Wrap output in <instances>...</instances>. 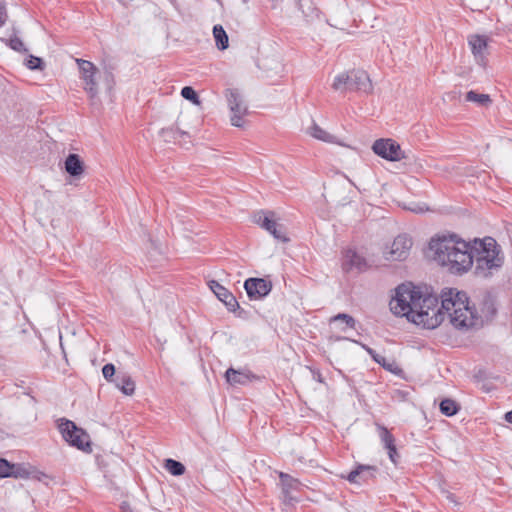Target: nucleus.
I'll return each instance as SVG.
<instances>
[{
	"instance_id": "0eeeda50",
	"label": "nucleus",
	"mask_w": 512,
	"mask_h": 512,
	"mask_svg": "<svg viewBox=\"0 0 512 512\" xmlns=\"http://www.w3.org/2000/svg\"><path fill=\"white\" fill-rule=\"evenodd\" d=\"M412 239L405 235H398L393 242L383 250V257L387 261H404L408 258L412 248Z\"/></svg>"
},
{
	"instance_id": "423d86ee",
	"label": "nucleus",
	"mask_w": 512,
	"mask_h": 512,
	"mask_svg": "<svg viewBox=\"0 0 512 512\" xmlns=\"http://www.w3.org/2000/svg\"><path fill=\"white\" fill-rule=\"evenodd\" d=\"M227 105L230 110V122L232 126L243 127L244 117L248 114V105L238 89L228 88L224 92Z\"/></svg>"
},
{
	"instance_id": "2f4dec72",
	"label": "nucleus",
	"mask_w": 512,
	"mask_h": 512,
	"mask_svg": "<svg viewBox=\"0 0 512 512\" xmlns=\"http://www.w3.org/2000/svg\"><path fill=\"white\" fill-rule=\"evenodd\" d=\"M296 459H297V462L299 463L300 467H305V466L315 467L318 465L317 460H315L313 458H308L304 455H297Z\"/></svg>"
},
{
	"instance_id": "1a4fd4ad",
	"label": "nucleus",
	"mask_w": 512,
	"mask_h": 512,
	"mask_svg": "<svg viewBox=\"0 0 512 512\" xmlns=\"http://www.w3.org/2000/svg\"><path fill=\"white\" fill-rule=\"evenodd\" d=\"M77 64L80 69L81 78L84 81V90L90 95L91 98H94L98 93L97 82L95 80V75L98 70L96 66L87 60L77 59Z\"/></svg>"
},
{
	"instance_id": "4be33fe9",
	"label": "nucleus",
	"mask_w": 512,
	"mask_h": 512,
	"mask_svg": "<svg viewBox=\"0 0 512 512\" xmlns=\"http://www.w3.org/2000/svg\"><path fill=\"white\" fill-rule=\"evenodd\" d=\"M163 467L173 476H181L186 471L185 466L181 462L172 458L165 459L163 462Z\"/></svg>"
},
{
	"instance_id": "a211bd4d",
	"label": "nucleus",
	"mask_w": 512,
	"mask_h": 512,
	"mask_svg": "<svg viewBox=\"0 0 512 512\" xmlns=\"http://www.w3.org/2000/svg\"><path fill=\"white\" fill-rule=\"evenodd\" d=\"M344 267L347 270L356 268L363 270L366 267L365 259L353 250H347L344 256Z\"/></svg>"
},
{
	"instance_id": "4c0bfd02",
	"label": "nucleus",
	"mask_w": 512,
	"mask_h": 512,
	"mask_svg": "<svg viewBox=\"0 0 512 512\" xmlns=\"http://www.w3.org/2000/svg\"><path fill=\"white\" fill-rule=\"evenodd\" d=\"M407 209L415 213H422L427 210L424 209L420 204H414L413 206L407 207Z\"/></svg>"
},
{
	"instance_id": "a878e982",
	"label": "nucleus",
	"mask_w": 512,
	"mask_h": 512,
	"mask_svg": "<svg viewBox=\"0 0 512 512\" xmlns=\"http://www.w3.org/2000/svg\"><path fill=\"white\" fill-rule=\"evenodd\" d=\"M440 411L446 416H453L457 413L458 407L455 401L444 399L440 403Z\"/></svg>"
},
{
	"instance_id": "473e14b6",
	"label": "nucleus",
	"mask_w": 512,
	"mask_h": 512,
	"mask_svg": "<svg viewBox=\"0 0 512 512\" xmlns=\"http://www.w3.org/2000/svg\"><path fill=\"white\" fill-rule=\"evenodd\" d=\"M102 373L106 380L111 381L115 374L114 365L111 363L104 365V367L102 368Z\"/></svg>"
},
{
	"instance_id": "ea45409f",
	"label": "nucleus",
	"mask_w": 512,
	"mask_h": 512,
	"mask_svg": "<svg viewBox=\"0 0 512 512\" xmlns=\"http://www.w3.org/2000/svg\"><path fill=\"white\" fill-rule=\"evenodd\" d=\"M384 368H386L387 370L391 371V372H394V373H397V371H395L393 369V367L395 366V363L392 362V363H386V361H382V363H380Z\"/></svg>"
},
{
	"instance_id": "f704fd0d",
	"label": "nucleus",
	"mask_w": 512,
	"mask_h": 512,
	"mask_svg": "<svg viewBox=\"0 0 512 512\" xmlns=\"http://www.w3.org/2000/svg\"><path fill=\"white\" fill-rule=\"evenodd\" d=\"M362 347L367 351V353L377 362L382 363L384 361V357L377 354L372 348L367 345L362 344Z\"/></svg>"
},
{
	"instance_id": "6e6552de",
	"label": "nucleus",
	"mask_w": 512,
	"mask_h": 512,
	"mask_svg": "<svg viewBox=\"0 0 512 512\" xmlns=\"http://www.w3.org/2000/svg\"><path fill=\"white\" fill-rule=\"evenodd\" d=\"M372 150L378 156L389 160L399 161L404 158L400 145L392 139H378L374 142Z\"/></svg>"
},
{
	"instance_id": "79ce46f5",
	"label": "nucleus",
	"mask_w": 512,
	"mask_h": 512,
	"mask_svg": "<svg viewBox=\"0 0 512 512\" xmlns=\"http://www.w3.org/2000/svg\"><path fill=\"white\" fill-rule=\"evenodd\" d=\"M505 420L509 423H512V410L505 414Z\"/></svg>"
},
{
	"instance_id": "393cba45",
	"label": "nucleus",
	"mask_w": 512,
	"mask_h": 512,
	"mask_svg": "<svg viewBox=\"0 0 512 512\" xmlns=\"http://www.w3.org/2000/svg\"><path fill=\"white\" fill-rule=\"evenodd\" d=\"M298 9L303 13L305 17H312L316 14L317 9L312 0H295Z\"/></svg>"
},
{
	"instance_id": "a19ab883",
	"label": "nucleus",
	"mask_w": 512,
	"mask_h": 512,
	"mask_svg": "<svg viewBox=\"0 0 512 512\" xmlns=\"http://www.w3.org/2000/svg\"><path fill=\"white\" fill-rule=\"evenodd\" d=\"M271 2L272 9H277L279 7V2L282 0H269Z\"/></svg>"
},
{
	"instance_id": "9b49d317",
	"label": "nucleus",
	"mask_w": 512,
	"mask_h": 512,
	"mask_svg": "<svg viewBox=\"0 0 512 512\" xmlns=\"http://www.w3.org/2000/svg\"><path fill=\"white\" fill-rule=\"evenodd\" d=\"M378 469L374 465L357 464L349 473L341 474V478L346 479L352 484L367 483L374 479Z\"/></svg>"
},
{
	"instance_id": "c756f323",
	"label": "nucleus",
	"mask_w": 512,
	"mask_h": 512,
	"mask_svg": "<svg viewBox=\"0 0 512 512\" xmlns=\"http://www.w3.org/2000/svg\"><path fill=\"white\" fill-rule=\"evenodd\" d=\"M12 464L4 458H0V478H9L11 476Z\"/></svg>"
},
{
	"instance_id": "f3484780",
	"label": "nucleus",
	"mask_w": 512,
	"mask_h": 512,
	"mask_svg": "<svg viewBox=\"0 0 512 512\" xmlns=\"http://www.w3.org/2000/svg\"><path fill=\"white\" fill-rule=\"evenodd\" d=\"M64 167L72 177H80L84 173V162L78 154H69L65 159Z\"/></svg>"
},
{
	"instance_id": "c9c22d12",
	"label": "nucleus",
	"mask_w": 512,
	"mask_h": 512,
	"mask_svg": "<svg viewBox=\"0 0 512 512\" xmlns=\"http://www.w3.org/2000/svg\"><path fill=\"white\" fill-rule=\"evenodd\" d=\"M387 451H388L389 459L391 460V462L394 463V465L397 466L400 462L399 450H387Z\"/></svg>"
},
{
	"instance_id": "bb28decb",
	"label": "nucleus",
	"mask_w": 512,
	"mask_h": 512,
	"mask_svg": "<svg viewBox=\"0 0 512 512\" xmlns=\"http://www.w3.org/2000/svg\"><path fill=\"white\" fill-rule=\"evenodd\" d=\"M181 96L186 99V100H189L191 101L193 104L195 105H200L201 101L199 99V96L198 94L196 93V91L190 87V86H185L182 88L181 90Z\"/></svg>"
},
{
	"instance_id": "5701e85b",
	"label": "nucleus",
	"mask_w": 512,
	"mask_h": 512,
	"mask_svg": "<svg viewBox=\"0 0 512 512\" xmlns=\"http://www.w3.org/2000/svg\"><path fill=\"white\" fill-rule=\"evenodd\" d=\"M213 35L216 41L217 48L225 50L228 47V36L221 25H215L213 28Z\"/></svg>"
},
{
	"instance_id": "58836bf2",
	"label": "nucleus",
	"mask_w": 512,
	"mask_h": 512,
	"mask_svg": "<svg viewBox=\"0 0 512 512\" xmlns=\"http://www.w3.org/2000/svg\"><path fill=\"white\" fill-rule=\"evenodd\" d=\"M444 495H445V498L450 502V503H453L455 505H457V501L455 499V496L454 494L450 493L449 491H445L444 492Z\"/></svg>"
},
{
	"instance_id": "39448f33",
	"label": "nucleus",
	"mask_w": 512,
	"mask_h": 512,
	"mask_svg": "<svg viewBox=\"0 0 512 512\" xmlns=\"http://www.w3.org/2000/svg\"><path fill=\"white\" fill-rule=\"evenodd\" d=\"M58 429L64 440L76 448H90L92 445L90 435L73 421L61 418L58 421Z\"/></svg>"
},
{
	"instance_id": "f03ea898",
	"label": "nucleus",
	"mask_w": 512,
	"mask_h": 512,
	"mask_svg": "<svg viewBox=\"0 0 512 512\" xmlns=\"http://www.w3.org/2000/svg\"><path fill=\"white\" fill-rule=\"evenodd\" d=\"M438 298L423 293L412 284H401L396 288L395 296L390 301V310L399 316L427 329L438 327L444 320V310L438 307Z\"/></svg>"
},
{
	"instance_id": "7ed1b4c3",
	"label": "nucleus",
	"mask_w": 512,
	"mask_h": 512,
	"mask_svg": "<svg viewBox=\"0 0 512 512\" xmlns=\"http://www.w3.org/2000/svg\"><path fill=\"white\" fill-rule=\"evenodd\" d=\"M442 308L450 323L458 330L467 331L479 323V316L470 306L465 292L448 289L442 292Z\"/></svg>"
},
{
	"instance_id": "37998d69",
	"label": "nucleus",
	"mask_w": 512,
	"mask_h": 512,
	"mask_svg": "<svg viewBox=\"0 0 512 512\" xmlns=\"http://www.w3.org/2000/svg\"><path fill=\"white\" fill-rule=\"evenodd\" d=\"M176 131L179 132V133L184 134V132H182L179 127H176Z\"/></svg>"
},
{
	"instance_id": "c03bdc74",
	"label": "nucleus",
	"mask_w": 512,
	"mask_h": 512,
	"mask_svg": "<svg viewBox=\"0 0 512 512\" xmlns=\"http://www.w3.org/2000/svg\"><path fill=\"white\" fill-rule=\"evenodd\" d=\"M249 0H242L243 3H248Z\"/></svg>"
},
{
	"instance_id": "c85d7f7f",
	"label": "nucleus",
	"mask_w": 512,
	"mask_h": 512,
	"mask_svg": "<svg viewBox=\"0 0 512 512\" xmlns=\"http://www.w3.org/2000/svg\"><path fill=\"white\" fill-rule=\"evenodd\" d=\"M25 65L30 70H35V69L42 70L43 69V61H42V59L39 58V57L33 56V55H29L28 56V58L25 61Z\"/></svg>"
},
{
	"instance_id": "2eb2a0df",
	"label": "nucleus",
	"mask_w": 512,
	"mask_h": 512,
	"mask_svg": "<svg viewBox=\"0 0 512 512\" xmlns=\"http://www.w3.org/2000/svg\"><path fill=\"white\" fill-rule=\"evenodd\" d=\"M468 44L476 62L481 66H485V51L488 46V38L482 35H472L468 38Z\"/></svg>"
},
{
	"instance_id": "20e7f679",
	"label": "nucleus",
	"mask_w": 512,
	"mask_h": 512,
	"mask_svg": "<svg viewBox=\"0 0 512 512\" xmlns=\"http://www.w3.org/2000/svg\"><path fill=\"white\" fill-rule=\"evenodd\" d=\"M335 91L345 93L348 91H361L370 93L373 89L372 82L366 71L353 69L338 74L332 83Z\"/></svg>"
},
{
	"instance_id": "7c9ffc66",
	"label": "nucleus",
	"mask_w": 512,
	"mask_h": 512,
	"mask_svg": "<svg viewBox=\"0 0 512 512\" xmlns=\"http://www.w3.org/2000/svg\"><path fill=\"white\" fill-rule=\"evenodd\" d=\"M331 321H343L348 327L350 328H354L355 327V324H356V321L355 319L348 315V314H345V313H339L337 314L336 316H334Z\"/></svg>"
},
{
	"instance_id": "72a5a7b5",
	"label": "nucleus",
	"mask_w": 512,
	"mask_h": 512,
	"mask_svg": "<svg viewBox=\"0 0 512 512\" xmlns=\"http://www.w3.org/2000/svg\"><path fill=\"white\" fill-rule=\"evenodd\" d=\"M10 47L15 51H26L24 43L19 38H12L10 40Z\"/></svg>"
},
{
	"instance_id": "4468645a",
	"label": "nucleus",
	"mask_w": 512,
	"mask_h": 512,
	"mask_svg": "<svg viewBox=\"0 0 512 512\" xmlns=\"http://www.w3.org/2000/svg\"><path fill=\"white\" fill-rule=\"evenodd\" d=\"M209 287L215 296L223 302L230 311H235L239 304L234 295L219 282L215 280L209 281Z\"/></svg>"
},
{
	"instance_id": "b1692460",
	"label": "nucleus",
	"mask_w": 512,
	"mask_h": 512,
	"mask_svg": "<svg viewBox=\"0 0 512 512\" xmlns=\"http://www.w3.org/2000/svg\"><path fill=\"white\" fill-rule=\"evenodd\" d=\"M465 99L468 102H474L479 104L480 106H486L489 103H491V99L488 94H481L472 90L467 92Z\"/></svg>"
},
{
	"instance_id": "e433bc0d",
	"label": "nucleus",
	"mask_w": 512,
	"mask_h": 512,
	"mask_svg": "<svg viewBox=\"0 0 512 512\" xmlns=\"http://www.w3.org/2000/svg\"><path fill=\"white\" fill-rule=\"evenodd\" d=\"M6 17H7L6 9L3 5L0 4V27L4 25V23L6 21Z\"/></svg>"
},
{
	"instance_id": "aec40b11",
	"label": "nucleus",
	"mask_w": 512,
	"mask_h": 512,
	"mask_svg": "<svg viewBox=\"0 0 512 512\" xmlns=\"http://www.w3.org/2000/svg\"><path fill=\"white\" fill-rule=\"evenodd\" d=\"M116 386L125 395H132L135 391V382L129 375H118L116 378Z\"/></svg>"
},
{
	"instance_id": "6ab92c4d",
	"label": "nucleus",
	"mask_w": 512,
	"mask_h": 512,
	"mask_svg": "<svg viewBox=\"0 0 512 512\" xmlns=\"http://www.w3.org/2000/svg\"><path fill=\"white\" fill-rule=\"evenodd\" d=\"M226 380L231 385H244L249 382V375L244 371L229 368L225 373Z\"/></svg>"
},
{
	"instance_id": "9d476101",
	"label": "nucleus",
	"mask_w": 512,
	"mask_h": 512,
	"mask_svg": "<svg viewBox=\"0 0 512 512\" xmlns=\"http://www.w3.org/2000/svg\"><path fill=\"white\" fill-rule=\"evenodd\" d=\"M16 479H32L43 482L49 477L30 463H13L11 476Z\"/></svg>"
},
{
	"instance_id": "ddd939ff",
	"label": "nucleus",
	"mask_w": 512,
	"mask_h": 512,
	"mask_svg": "<svg viewBox=\"0 0 512 512\" xmlns=\"http://www.w3.org/2000/svg\"><path fill=\"white\" fill-rule=\"evenodd\" d=\"M244 288L249 298L260 299L270 293L272 283L263 278H249L245 281Z\"/></svg>"
},
{
	"instance_id": "f257e3e1",
	"label": "nucleus",
	"mask_w": 512,
	"mask_h": 512,
	"mask_svg": "<svg viewBox=\"0 0 512 512\" xmlns=\"http://www.w3.org/2000/svg\"><path fill=\"white\" fill-rule=\"evenodd\" d=\"M432 257L452 272H465L475 262L476 273L487 277L493 269L502 266L503 258L499 255L497 242L491 237L474 239L472 243L456 239L455 236L432 239L429 243Z\"/></svg>"
},
{
	"instance_id": "412c9836",
	"label": "nucleus",
	"mask_w": 512,
	"mask_h": 512,
	"mask_svg": "<svg viewBox=\"0 0 512 512\" xmlns=\"http://www.w3.org/2000/svg\"><path fill=\"white\" fill-rule=\"evenodd\" d=\"M309 134L313 138L321 140L323 142L338 143L336 136H334V135L330 134L329 132L325 131L324 129H322L320 126H318L315 123L309 128Z\"/></svg>"
},
{
	"instance_id": "dca6fc26",
	"label": "nucleus",
	"mask_w": 512,
	"mask_h": 512,
	"mask_svg": "<svg viewBox=\"0 0 512 512\" xmlns=\"http://www.w3.org/2000/svg\"><path fill=\"white\" fill-rule=\"evenodd\" d=\"M279 478L284 500L286 502L292 501L294 498L292 497L291 493L292 491L300 489V481L284 472H279Z\"/></svg>"
},
{
	"instance_id": "cd10ccee",
	"label": "nucleus",
	"mask_w": 512,
	"mask_h": 512,
	"mask_svg": "<svg viewBox=\"0 0 512 512\" xmlns=\"http://www.w3.org/2000/svg\"><path fill=\"white\" fill-rule=\"evenodd\" d=\"M379 436L383 442L384 448H396L391 433L384 427H380Z\"/></svg>"
},
{
	"instance_id": "f8f14e48",
	"label": "nucleus",
	"mask_w": 512,
	"mask_h": 512,
	"mask_svg": "<svg viewBox=\"0 0 512 512\" xmlns=\"http://www.w3.org/2000/svg\"><path fill=\"white\" fill-rule=\"evenodd\" d=\"M269 215H273V213H260L255 219V222L259 224L262 228L267 230L278 241H281L283 243L288 242L289 238L286 235V230L283 227V225L271 219Z\"/></svg>"
}]
</instances>
